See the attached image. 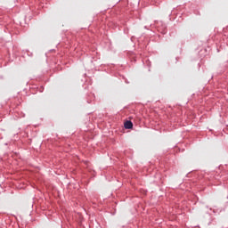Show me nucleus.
Wrapping results in <instances>:
<instances>
[{"label":"nucleus","mask_w":228,"mask_h":228,"mask_svg":"<svg viewBox=\"0 0 228 228\" xmlns=\"http://www.w3.org/2000/svg\"><path fill=\"white\" fill-rule=\"evenodd\" d=\"M125 129H133V122L127 120L124 124Z\"/></svg>","instance_id":"obj_1"}]
</instances>
